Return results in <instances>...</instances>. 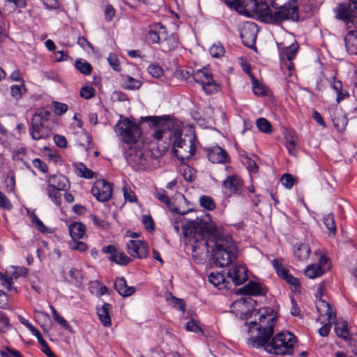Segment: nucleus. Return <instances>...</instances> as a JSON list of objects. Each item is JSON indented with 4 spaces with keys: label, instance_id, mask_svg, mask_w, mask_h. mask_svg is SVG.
<instances>
[{
    "label": "nucleus",
    "instance_id": "obj_14",
    "mask_svg": "<svg viewBox=\"0 0 357 357\" xmlns=\"http://www.w3.org/2000/svg\"><path fill=\"white\" fill-rule=\"evenodd\" d=\"M148 118L151 120L153 124L156 127V130L153 136L158 140L161 139L163 135L166 133V131L169 130L172 126V121L166 116H153Z\"/></svg>",
    "mask_w": 357,
    "mask_h": 357
},
{
    "label": "nucleus",
    "instance_id": "obj_28",
    "mask_svg": "<svg viewBox=\"0 0 357 357\" xmlns=\"http://www.w3.org/2000/svg\"><path fill=\"white\" fill-rule=\"evenodd\" d=\"M335 331L337 335L342 339L347 340L349 337L347 323L344 320H338L335 322Z\"/></svg>",
    "mask_w": 357,
    "mask_h": 357
},
{
    "label": "nucleus",
    "instance_id": "obj_26",
    "mask_svg": "<svg viewBox=\"0 0 357 357\" xmlns=\"http://www.w3.org/2000/svg\"><path fill=\"white\" fill-rule=\"evenodd\" d=\"M111 307L110 304L105 303L100 307L97 309L100 321L105 326H109L111 325V319L109 314Z\"/></svg>",
    "mask_w": 357,
    "mask_h": 357
},
{
    "label": "nucleus",
    "instance_id": "obj_43",
    "mask_svg": "<svg viewBox=\"0 0 357 357\" xmlns=\"http://www.w3.org/2000/svg\"><path fill=\"white\" fill-rule=\"evenodd\" d=\"M333 125L338 131H342L347 125V119L344 114H341L333 119Z\"/></svg>",
    "mask_w": 357,
    "mask_h": 357
},
{
    "label": "nucleus",
    "instance_id": "obj_18",
    "mask_svg": "<svg viewBox=\"0 0 357 357\" xmlns=\"http://www.w3.org/2000/svg\"><path fill=\"white\" fill-rule=\"evenodd\" d=\"M227 275L235 285L243 284L248 278L246 268L243 265H238L229 268Z\"/></svg>",
    "mask_w": 357,
    "mask_h": 357
},
{
    "label": "nucleus",
    "instance_id": "obj_3",
    "mask_svg": "<svg viewBox=\"0 0 357 357\" xmlns=\"http://www.w3.org/2000/svg\"><path fill=\"white\" fill-rule=\"evenodd\" d=\"M173 222H178L181 224L183 234L185 237L189 238L192 243L193 251L208 253L209 243L205 240V235L207 233L208 227H205L200 221L189 220L183 218L181 215H176L172 219Z\"/></svg>",
    "mask_w": 357,
    "mask_h": 357
},
{
    "label": "nucleus",
    "instance_id": "obj_62",
    "mask_svg": "<svg viewBox=\"0 0 357 357\" xmlns=\"http://www.w3.org/2000/svg\"><path fill=\"white\" fill-rule=\"evenodd\" d=\"M252 91L253 93L257 96L264 95L265 93L264 86L256 79L252 82Z\"/></svg>",
    "mask_w": 357,
    "mask_h": 357
},
{
    "label": "nucleus",
    "instance_id": "obj_60",
    "mask_svg": "<svg viewBox=\"0 0 357 357\" xmlns=\"http://www.w3.org/2000/svg\"><path fill=\"white\" fill-rule=\"evenodd\" d=\"M107 61L114 70H116V71L120 70L119 61L115 54H110L107 58Z\"/></svg>",
    "mask_w": 357,
    "mask_h": 357
},
{
    "label": "nucleus",
    "instance_id": "obj_17",
    "mask_svg": "<svg viewBox=\"0 0 357 357\" xmlns=\"http://www.w3.org/2000/svg\"><path fill=\"white\" fill-rule=\"evenodd\" d=\"M69 186L68 178L62 174H52L47 176V187L67 190Z\"/></svg>",
    "mask_w": 357,
    "mask_h": 357
},
{
    "label": "nucleus",
    "instance_id": "obj_45",
    "mask_svg": "<svg viewBox=\"0 0 357 357\" xmlns=\"http://www.w3.org/2000/svg\"><path fill=\"white\" fill-rule=\"evenodd\" d=\"M324 223L326 228L331 232L335 233L336 231V225L334 220V217L332 213L326 215L323 219Z\"/></svg>",
    "mask_w": 357,
    "mask_h": 357
},
{
    "label": "nucleus",
    "instance_id": "obj_19",
    "mask_svg": "<svg viewBox=\"0 0 357 357\" xmlns=\"http://www.w3.org/2000/svg\"><path fill=\"white\" fill-rule=\"evenodd\" d=\"M222 186L226 190V193L238 194L241 192L243 183L237 176H229L223 181Z\"/></svg>",
    "mask_w": 357,
    "mask_h": 357
},
{
    "label": "nucleus",
    "instance_id": "obj_40",
    "mask_svg": "<svg viewBox=\"0 0 357 357\" xmlns=\"http://www.w3.org/2000/svg\"><path fill=\"white\" fill-rule=\"evenodd\" d=\"M75 68L82 73L84 75H89L91 73L92 67L91 65L86 62L83 61L81 59H77L75 62Z\"/></svg>",
    "mask_w": 357,
    "mask_h": 357
},
{
    "label": "nucleus",
    "instance_id": "obj_63",
    "mask_svg": "<svg viewBox=\"0 0 357 357\" xmlns=\"http://www.w3.org/2000/svg\"><path fill=\"white\" fill-rule=\"evenodd\" d=\"M155 196L157 199H158L161 202L169 206L170 204V201L167 195H166L165 190H158L155 193Z\"/></svg>",
    "mask_w": 357,
    "mask_h": 357
},
{
    "label": "nucleus",
    "instance_id": "obj_24",
    "mask_svg": "<svg viewBox=\"0 0 357 357\" xmlns=\"http://www.w3.org/2000/svg\"><path fill=\"white\" fill-rule=\"evenodd\" d=\"M68 230L73 240H79L84 237L86 227L82 222H75L68 226Z\"/></svg>",
    "mask_w": 357,
    "mask_h": 357
},
{
    "label": "nucleus",
    "instance_id": "obj_23",
    "mask_svg": "<svg viewBox=\"0 0 357 357\" xmlns=\"http://www.w3.org/2000/svg\"><path fill=\"white\" fill-rule=\"evenodd\" d=\"M114 287L119 294L124 297L131 296L135 291L133 287H128L127 285L126 281L123 278L116 280Z\"/></svg>",
    "mask_w": 357,
    "mask_h": 357
},
{
    "label": "nucleus",
    "instance_id": "obj_55",
    "mask_svg": "<svg viewBox=\"0 0 357 357\" xmlns=\"http://www.w3.org/2000/svg\"><path fill=\"white\" fill-rule=\"evenodd\" d=\"M281 183L285 188L290 189L294 184V177L291 174H285L281 178Z\"/></svg>",
    "mask_w": 357,
    "mask_h": 357
},
{
    "label": "nucleus",
    "instance_id": "obj_42",
    "mask_svg": "<svg viewBox=\"0 0 357 357\" xmlns=\"http://www.w3.org/2000/svg\"><path fill=\"white\" fill-rule=\"evenodd\" d=\"M297 140L294 136L286 137L285 147L288 152L293 155H295L297 153L296 150Z\"/></svg>",
    "mask_w": 357,
    "mask_h": 357
},
{
    "label": "nucleus",
    "instance_id": "obj_56",
    "mask_svg": "<svg viewBox=\"0 0 357 357\" xmlns=\"http://www.w3.org/2000/svg\"><path fill=\"white\" fill-rule=\"evenodd\" d=\"M185 329L188 331L194 332L195 333L202 332L201 328L199 326V325L197 324V322L193 319H191L186 323Z\"/></svg>",
    "mask_w": 357,
    "mask_h": 357
},
{
    "label": "nucleus",
    "instance_id": "obj_11",
    "mask_svg": "<svg viewBox=\"0 0 357 357\" xmlns=\"http://www.w3.org/2000/svg\"><path fill=\"white\" fill-rule=\"evenodd\" d=\"M126 250L131 257L144 259L149 254V245L144 241L130 240L126 243Z\"/></svg>",
    "mask_w": 357,
    "mask_h": 357
},
{
    "label": "nucleus",
    "instance_id": "obj_39",
    "mask_svg": "<svg viewBox=\"0 0 357 357\" xmlns=\"http://www.w3.org/2000/svg\"><path fill=\"white\" fill-rule=\"evenodd\" d=\"M256 125L258 129L266 134L272 132V126L271 123L264 118H259L256 121Z\"/></svg>",
    "mask_w": 357,
    "mask_h": 357
},
{
    "label": "nucleus",
    "instance_id": "obj_30",
    "mask_svg": "<svg viewBox=\"0 0 357 357\" xmlns=\"http://www.w3.org/2000/svg\"><path fill=\"white\" fill-rule=\"evenodd\" d=\"M298 50V44L294 43L288 47H284L281 52V57L291 61L296 56Z\"/></svg>",
    "mask_w": 357,
    "mask_h": 357
},
{
    "label": "nucleus",
    "instance_id": "obj_61",
    "mask_svg": "<svg viewBox=\"0 0 357 357\" xmlns=\"http://www.w3.org/2000/svg\"><path fill=\"white\" fill-rule=\"evenodd\" d=\"M33 166L43 173L48 171L47 165L39 158H36L33 160Z\"/></svg>",
    "mask_w": 357,
    "mask_h": 357
},
{
    "label": "nucleus",
    "instance_id": "obj_52",
    "mask_svg": "<svg viewBox=\"0 0 357 357\" xmlns=\"http://www.w3.org/2000/svg\"><path fill=\"white\" fill-rule=\"evenodd\" d=\"M89 218L96 226L102 229H107L109 227L108 222L105 220L100 219L97 215L91 214Z\"/></svg>",
    "mask_w": 357,
    "mask_h": 357
},
{
    "label": "nucleus",
    "instance_id": "obj_41",
    "mask_svg": "<svg viewBox=\"0 0 357 357\" xmlns=\"http://www.w3.org/2000/svg\"><path fill=\"white\" fill-rule=\"evenodd\" d=\"M200 206L206 210L213 211L215 208L213 199L206 195H202L199 198Z\"/></svg>",
    "mask_w": 357,
    "mask_h": 357
},
{
    "label": "nucleus",
    "instance_id": "obj_31",
    "mask_svg": "<svg viewBox=\"0 0 357 357\" xmlns=\"http://www.w3.org/2000/svg\"><path fill=\"white\" fill-rule=\"evenodd\" d=\"M332 89L337 93L336 100L340 102L341 100L345 98L348 93L342 91V84L340 80H337L335 77L333 78V82L331 84Z\"/></svg>",
    "mask_w": 357,
    "mask_h": 357
},
{
    "label": "nucleus",
    "instance_id": "obj_10",
    "mask_svg": "<svg viewBox=\"0 0 357 357\" xmlns=\"http://www.w3.org/2000/svg\"><path fill=\"white\" fill-rule=\"evenodd\" d=\"M316 307L320 316L327 317L328 323L322 326L319 330L321 336L326 337L328 335L331 328V321L335 318L336 315L333 313L329 303L324 300L320 299L317 303Z\"/></svg>",
    "mask_w": 357,
    "mask_h": 357
},
{
    "label": "nucleus",
    "instance_id": "obj_33",
    "mask_svg": "<svg viewBox=\"0 0 357 357\" xmlns=\"http://www.w3.org/2000/svg\"><path fill=\"white\" fill-rule=\"evenodd\" d=\"M324 272L318 267L316 264L307 266L305 271V275L310 279H314L321 276Z\"/></svg>",
    "mask_w": 357,
    "mask_h": 357
},
{
    "label": "nucleus",
    "instance_id": "obj_34",
    "mask_svg": "<svg viewBox=\"0 0 357 357\" xmlns=\"http://www.w3.org/2000/svg\"><path fill=\"white\" fill-rule=\"evenodd\" d=\"M124 87L129 90L139 89L142 86V82L130 76H125L123 78Z\"/></svg>",
    "mask_w": 357,
    "mask_h": 357
},
{
    "label": "nucleus",
    "instance_id": "obj_22",
    "mask_svg": "<svg viewBox=\"0 0 357 357\" xmlns=\"http://www.w3.org/2000/svg\"><path fill=\"white\" fill-rule=\"evenodd\" d=\"M237 294L250 296H259L264 295L266 294V290L260 284L256 282L250 281L243 287L238 289Z\"/></svg>",
    "mask_w": 357,
    "mask_h": 357
},
{
    "label": "nucleus",
    "instance_id": "obj_25",
    "mask_svg": "<svg viewBox=\"0 0 357 357\" xmlns=\"http://www.w3.org/2000/svg\"><path fill=\"white\" fill-rule=\"evenodd\" d=\"M345 46L352 54H357V31H351L345 36Z\"/></svg>",
    "mask_w": 357,
    "mask_h": 357
},
{
    "label": "nucleus",
    "instance_id": "obj_20",
    "mask_svg": "<svg viewBox=\"0 0 357 357\" xmlns=\"http://www.w3.org/2000/svg\"><path fill=\"white\" fill-rule=\"evenodd\" d=\"M335 17L345 22H349L354 17V12L351 9L350 4L347 3H340L334 9Z\"/></svg>",
    "mask_w": 357,
    "mask_h": 357
},
{
    "label": "nucleus",
    "instance_id": "obj_35",
    "mask_svg": "<svg viewBox=\"0 0 357 357\" xmlns=\"http://www.w3.org/2000/svg\"><path fill=\"white\" fill-rule=\"evenodd\" d=\"M62 190H57L47 187V193L48 197L57 206H59L61 204V194Z\"/></svg>",
    "mask_w": 357,
    "mask_h": 357
},
{
    "label": "nucleus",
    "instance_id": "obj_37",
    "mask_svg": "<svg viewBox=\"0 0 357 357\" xmlns=\"http://www.w3.org/2000/svg\"><path fill=\"white\" fill-rule=\"evenodd\" d=\"M208 280L214 287L220 288L224 284L225 276L220 273H211L208 275Z\"/></svg>",
    "mask_w": 357,
    "mask_h": 357
},
{
    "label": "nucleus",
    "instance_id": "obj_48",
    "mask_svg": "<svg viewBox=\"0 0 357 357\" xmlns=\"http://www.w3.org/2000/svg\"><path fill=\"white\" fill-rule=\"evenodd\" d=\"M22 89H24V90L26 91L24 82L21 83V85H12L10 87L11 96L16 100L20 99L22 94Z\"/></svg>",
    "mask_w": 357,
    "mask_h": 357
},
{
    "label": "nucleus",
    "instance_id": "obj_16",
    "mask_svg": "<svg viewBox=\"0 0 357 357\" xmlns=\"http://www.w3.org/2000/svg\"><path fill=\"white\" fill-rule=\"evenodd\" d=\"M241 36L245 46L252 47L257 39V24L254 22L245 24L241 33Z\"/></svg>",
    "mask_w": 357,
    "mask_h": 357
},
{
    "label": "nucleus",
    "instance_id": "obj_2",
    "mask_svg": "<svg viewBox=\"0 0 357 357\" xmlns=\"http://www.w3.org/2000/svg\"><path fill=\"white\" fill-rule=\"evenodd\" d=\"M208 236H213L215 241V249L213 250V257L217 266L225 267L231 264L237 257L238 249L231 236H221L220 230L215 225L208 226L205 240Z\"/></svg>",
    "mask_w": 357,
    "mask_h": 357
},
{
    "label": "nucleus",
    "instance_id": "obj_1",
    "mask_svg": "<svg viewBox=\"0 0 357 357\" xmlns=\"http://www.w3.org/2000/svg\"><path fill=\"white\" fill-rule=\"evenodd\" d=\"M275 323L276 319L273 314L261 313L258 321L249 324L248 344L256 348L263 347L272 354H292L296 340L295 335L289 331H284L273 337Z\"/></svg>",
    "mask_w": 357,
    "mask_h": 357
},
{
    "label": "nucleus",
    "instance_id": "obj_38",
    "mask_svg": "<svg viewBox=\"0 0 357 357\" xmlns=\"http://www.w3.org/2000/svg\"><path fill=\"white\" fill-rule=\"evenodd\" d=\"M77 174L82 177L86 178H91L93 177L92 170L88 169L83 163L77 164L75 166Z\"/></svg>",
    "mask_w": 357,
    "mask_h": 357
},
{
    "label": "nucleus",
    "instance_id": "obj_59",
    "mask_svg": "<svg viewBox=\"0 0 357 357\" xmlns=\"http://www.w3.org/2000/svg\"><path fill=\"white\" fill-rule=\"evenodd\" d=\"M142 222L144 227L149 231H153L154 230V222L150 215H144L142 219Z\"/></svg>",
    "mask_w": 357,
    "mask_h": 357
},
{
    "label": "nucleus",
    "instance_id": "obj_29",
    "mask_svg": "<svg viewBox=\"0 0 357 357\" xmlns=\"http://www.w3.org/2000/svg\"><path fill=\"white\" fill-rule=\"evenodd\" d=\"M164 52L174 50L178 46V40L176 36L171 35L161 43Z\"/></svg>",
    "mask_w": 357,
    "mask_h": 357
},
{
    "label": "nucleus",
    "instance_id": "obj_7",
    "mask_svg": "<svg viewBox=\"0 0 357 357\" xmlns=\"http://www.w3.org/2000/svg\"><path fill=\"white\" fill-rule=\"evenodd\" d=\"M115 131L119 139L127 144H135L142 135L139 126L128 119L119 121Z\"/></svg>",
    "mask_w": 357,
    "mask_h": 357
},
{
    "label": "nucleus",
    "instance_id": "obj_36",
    "mask_svg": "<svg viewBox=\"0 0 357 357\" xmlns=\"http://www.w3.org/2000/svg\"><path fill=\"white\" fill-rule=\"evenodd\" d=\"M0 280L2 286L5 287L8 291H14L15 293L17 291L16 287L13 285L15 280L13 276L0 273Z\"/></svg>",
    "mask_w": 357,
    "mask_h": 357
},
{
    "label": "nucleus",
    "instance_id": "obj_32",
    "mask_svg": "<svg viewBox=\"0 0 357 357\" xmlns=\"http://www.w3.org/2000/svg\"><path fill=\"white\" fill-rule=\"evenodd\" d=\"M209 53L213 58H221L225 54V49L221 43L216 42L210 47Z\"/></svg>",
    "mask_w": 357,
    "mask_h": 357
},
{
    "label": "nucleus",
    "instance_id": "obj_15",
    "mask_svg": "<svg viewBox=\"0 0 357 357\" xmlns=\"http://www.w3.org/2000/svg\"><path fill=\"white\" fill-rule=\"evenodd\" d=\"M104 253L109 254V259L119 265H126L131 261V259L126 256L123 252L119 250L114 245H109L102 248Z\"/></svg>",
    "mask_w": 357,
    "mask_h": 357
},
{
    "label": "nucleus",
    "instance_id": "obj_9",
    "mask_svg": "<svg viewBox=\"0 0 357 357\" xmlns=\"http://www.w3.org/2000/svg\"><path fill=\"white\" fill-rule=\"evenodd\" d=\"M228 7L241 15L251 16L258 14L261 17L260 3L256 0H224Z\"/></svg>",
    "mask_w": 357,
    "mask_h": 357
},
{
    "label": "nucleus",
    "instance_id": "obj_46",
    "mask_svg": "<svg viewBox=\"0 0 357 357\" xmlns=\"http://www.w3.org/2000/svg\"><path fill=\"white\" fill-rule=\"evenodd\" d=\"M157 26L151 28L146 34V40L151 43H158L160 40V32L156 31Z\"/></svg>",
    "mask_w": 357,
    "mask_h": 357
},
{
    "label": "nucleus",
    "instance_id": "obj_6",
    "mask_svg": "<svg viewBox=\"0 0 357 357\" xmlns=\"http://www.w3.org/2000/svg\"><path fill=\"white\" fill-rule=\"evenodd\" d=\"M50 112L41 109L38 110L31 119L30 133L35 140L47 137L51 132L49 116Z\"/></svg>",
    "mask_w": 357,
    "mask_h": 357
},
{
    "label": "nucleus",
    "instance_id": "obj_44",
    "mask_svg": "<svg viewBox=\"0 0 357 357\" xmlns=\"http://www.w3.org/2000/svg\"><path fill=\"white\" fill-rule=\"evenodd\" d=\"M272 265L274 267L277 274L282 278L286 275L287 273H289L288 270L284 267L282 261L279 259H273L272 261Z\"/></svg>",
    "mask_w": 357,
    "mask_h": 357
},
{
    "label": "nucleus",
    "instance_id": "obj_21",
    "mask_svg": "<svg viewBox=\"0 0 357 357\" xmlns=\"http://www.w3.org/2000/svg\"><path fill=\"white\" fill-rule=\"evenodd\" d=\"M207 158L213 163H224L227 160V153L220 146H213L208 149Z\"/></svg>",
    "mask_w": 357,
    "mask_h": 357
},
{
    "label": "nucleus",
    "instance_id": "obj_53",
    "mask_svg": "<svg viewBox=\"0 0 357 357\" xmlns=\"http://www.w3.org/2000/svg\"><path fill=\"white\" fill-rule=\"evenodd\" d=\"M80 96L84 99H89L94 96V89L89 86H84L80 89Z\"/></svg>",
    "mask_w": 357,
    "mask_h": 357
},
{
    "label": "nucleus",
    "instance_id": "obj_12",
    "mask_svg": "<svg viewBox=\"0 0 357 357\" xmlns=\"http://www.w3.org/2000/svg\"><path fill=\"white\" fill-rule=\"evenodd\" d=\"M91 192L98 201L107 202L112 197V188L109 182L105 180H98L93 184Z\"/></svg>",
    "mask_w": 357,
    "mask_h": 357
},
{
    "label": "nucleus",
    "instance_id": "obj_64",
    "mask_svg": "<svg viewBox=\"0 0 357 357\" xmlns=\"http://www.w3.org/2000/svg\"><path fill=\"white\" fill-rule=\"evenodd\" d=\"M54 141L55 144L61 148H66L67 146V139L63 135H55L54 136Z\"/></svg>",
    "mask_w": 357,
    "mask_h": 357
},
{
    "label": "nucleus",
    "instance_id": "obj_51",
    "mask_svg": "<svg viewBox=\"0 0 357 357\" xmlns=\"http://www.w3.org/2000/svg\"><path fill=\"white\" fill-rule=\"evenodd\" d=\"M316 265L321 268L324 273L328 271L331 268L328 259L324 255L320 256L319 259V263L316 264Z\"/></svg>",
    "mask_w": 357,
    "mask_h": 357
},
{
    "label": "nucleus",
    "instance_id": "obj_50",
    "mask_svg": "<svg viewBox=\"0 0 357 357\" xmlns=\"http://www.w3.org/2000/svg\"><path fill=\"white\" fill-rule=\"evenodd\" d=\"M69 247L71 250H78L79 252L86 251L88 248L85 243L79 241L78 240H73V242L69 243Z\"/></svg>",
    "mask_w": 357,
    "mask_h": 357
},
{
    "label": "nucleus",
    "instance_id": "obj_13",
    "mask_svg": "<svg viewBox=\"0 0 357 357\" xmlns=\"http://www.w3.org/2000/svg\"><path fill=\"white\" fill-rule=\"evenodd\" d=\"M125 158L130 166L137 169L144 166L146 162L142 151L137 147H130L125 153Z\"/></svg>",
    "mask_w": 357,
    "mask_h": 357
},
{
    "label": "nucleus",
    "instance_id": "obj_8",
    "mask_svg": "<svg viewBox=\"0 0 357 357\" xmlns=\"http://www.w3.org/2000/svg\"><path fill=\"white\" fill-rule=\"evenodd\" d=\"M192 77L194 81L202 86L206 94L218 92L221 86L213 79L212 73L208 69H199L193 72Z\"/></svg>",
    "mask_w": 357,
    "mask_h": 357
},
{
    "label": "nucleus",
    "instance_id": "obj_47",
    "mask_svg": "<svg viewBox=\"0 0 357 357\" xmlns=\"http://www.w3.org/2000/svg\"><path fill=\"white\" fill-rule=\"evenodd\" d=\"M51 310L55 321L59 324L63 328L66 329H70V326L68 324V321L63 317L59 314V313L53 306H51Z\"/></svg>",
    "mask_w": 357,
    "mask_h": 357
},
{
    "label": "nucleus",
    "instance_id": "obj_57",
    "mask_svg": "<svg viewBox=\"0 0 357 357\" xmlns=\"http://www.w3.org/2000/svg\"><path fill=\"white\" fill-rule=\"evenodd\" d=\"M68 108V105L64 103L58 102L54 103V112L57 115L63 114L67 112Z\"/></svg>",
    "mask_w": 357,
    "mask_h": 357
},
{
    "label": "nucleus",
    "instance_id": "obj_27",
    "mask_svg": "<svg viewBox=\"0 0 357 357\" xmlns=\"http://www.w3.org/2000/svg\"><path fill=\"white\" fill-rule=\"evenodd\" d=\"M310 253V248L309 245L301 243L296 247L294 251V256L299 261H305L309 257Z\"/></svg>",
    "mask_w": 357,
    "mask_h": 357
},
{
    "label": "nucleus",
    "instance_id": "obj_4",
    "mask_svg": "<svg viewBox=\"0 0 357 357\" xmlns=\"http://www.w3.org/2000/svg\"><path fill=\"white\" fill-rule=\"evenodd\" d=\"M287 0H269L270 6L274 9L269 8L264 2L260 3L261 18L266 23H279L284 20H298V8L296 6H286Z\"/></svg>",
    "mask_w": 357,
    "mask_h": 357
},
{
    "label": "nucleus",
    "instance_id": "obj_58",
    "mask_svg": "<svg viewBox=\"0 0 357 357\" xmlns=\"http://www.w3.org/2000/svg\"><path fill=\"white\" fill-rule=\"evenodd\" d=\"M116 11L113 6L110 4H107L105 6V9L104 11L105 20L107 22L112 21L113 17L115 16Z\"/></svg>",
    "mask_w": 357,
    "mask_h": 357
},
{
    "label": "nucleus",
    "instance_id": "obj_49",
    "mask_svg": "<svg viewBox=\"0 0 357 357\" xmlns=\"http://www.w3.org/2000/svg\"><path fill=\"white\" fill-rule=\"evenodd\" d=\"M147 70L151 75L156 78L161 77L163 74L162 68L158 64H151Z\"/></svg>",
    "mask_w": 357,
    "mask_h": 357
},
{
    "label": "nucleus",
    "instance_id": "obj_54",
    "mask_svg": "<svg viewBox=\"0 0 357 357\" xmlns=\"http://www.w3.org/2000/svg\"><path fill=\"white\" fill-rule=\"evenodd\" d=\"M123 193L126 201L130 202H135L137 201V197L135 193L129 188H128L127 185L123 186Z\"/></svg>",
    "mask_w": 357,
    "mask_h": 357
},
{
    "label": "nucleus",
    "instance_id": "obj_5",
    "mask_svg": "<svg viewBox=\"0 0 357 357\" xmlns=\"http://www.w3.org/2000/svg\"><path fill=\"white\" fill-rule=\"evenodd\" d=\"M174 137L176 139L173 143V152L179 160L184 161L195 155L196 152L195 133L191 131L189 135L182 137L181 131L176 129L174 131Z\"/></svg>",
    "mask_w": 357,
    "mask_h": 357
}]
</instances>
